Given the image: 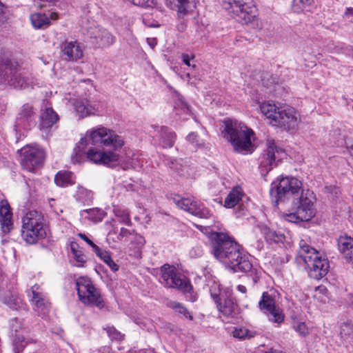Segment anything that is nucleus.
<instances>
[{
    "label": "nucleus",
    "mask_w": 353,
    "mask_h": 353,
    "mask_svg": "<svg viewBox=\"0 0 353 353\" xmlns=\"http://www.w3.org/2000/svg\"><path fill=\"white\" fill-rule=\"evenodd\" d=\"M302 183L294 177H281L271 184L270 194L274 206L283 203L292 212L286 214L285 219L291 223L308 221L315 215L314 204L307 191L305 195L301 189Z\"/></svg>",
    "instance_id": "obj_1"
},
{
    "label": "nucleus",
    "mask_w": 353,
    "mask_h": 353,
    "mask_svg": "<svg viewBox=\"0 0 353 353\" xmlns=\"http://www.w3.org/2000/svg\"><path fill=\"white\" fill-rule=\"evenodd\" d=\"M212 252L214 257L234 272H248L252 265L242 248L234 239L223 232L212 234Z\"/></svg>",
    "instance_id": "obj_2"
},
{
    "label": "nucleus",
    "mask_w": 353,
    "mask_h": 353,
    "mask_svg": "<svg viewBox=\"0 0 353 353\" xmlns=\"http://www.w3.org/2000/svg\"><path fill=\"white\" fill-rule=\"evenodd\" d=\"M87 142H91L93 145L101 143L105 146L111 147L115 150L121 148L124 144L121 137L114 132L104 127L92 128L86 132L85 137L81 138L74 149V153L71 156L73 163H81L86 158L82 150L84 143Z\"/></svg>",
    "instance_id": "obj_3"
},
{
    "label": "nucleus",
    "mask_w": 353,
    "mask_h": 353,
    "mask_svg": "<svg viewBox=\"0 0 353 353\" xmlns=\"http://www.w3.org/2000/svg\"><path fill=\"white\" fill-rule=\"evenodd\" d=\"M0 83H7L14 88H32L33 77L17 62L6 59L0 61Z\"/></svg>",
    "instance_id": "obj_4"
},
{
    "label": "nucleus",
    "mask_w": 353,
    "mask_h": 353,
    "mask_svg": "<svg viewBox=\"0 0 353 353\" xmlns=\"http://www.w3.org/2000/svg\"><path fill=\"white\" fill-rule=\"evenodd\" d=\"M263 114L270 120L271 125L285 130H294L300 121L299 114L293 108H278L270 103H263L260 105Z\"/></svg>",
    "instance_id": "obj_5"
},
{
    "label": "nucleus",
    "mask_w": 353,
    "mask_h": 353,
    "mask_svg": "<svg viewBox=\"0 0 353 353\" xmlns=\"http://www.w3.org/2000/svg\"><path fill=\"white\" fill-rule=\"evenodd\" d=\"M226 139L232 143L235 151L248 152L252 145L250 136L253 131L241 122L232 120L225 121Z\"/></svg>",
    "instance_id": "obj_6"
},
{
    "label": "nucleus",
    "mask_w": 353,
    "mask_h": 353,
    "mask_svg": "<svg viewBox=\"0 0 353 353\" xmlns=\"http://www.w3.org/2000/svg\"><path fill=\"white\" fill-rule=\"evenodd\" d=\"M223 7L245 24H257V10L252 0H223Z\"/></svg>",
    "instance_id": "obj_7"
},
{
    "label": "nucleus",
    "mask_w": 353,
    "mask_h": 353,
    "mask_svg": "<svg viewBox=\"0 0 353 353\" xmlns=\"http://www.w3.org/2000/svg\"><path fill=\"white\" fill-rule=\"evenodd\" d=\"M43 219L37 211H31L22 219L21 236L29 244L45 238L46 233L43 227Z\"/></svg>",
    "instance_id": "obj_8"
},
{
    "label": "nucleus",
    "mask_w": 353,
    "mask_h": 353,
    "mask_svg": "<svg viewBox=\"0 0 353 353\" xmlns=\"http://www.w3.org/2000/svg\"><path fill=\"white\" fill-rule=\"evenodd\" d=\"M76 288L79 300L84 304L93 305L99 309L105 306L99 289L96 288L91 280L81 276L76 281Z\"/></svg>",
    "instance_id": "obj_9"
},
{
    "label": "nucleus",
    "mask_w": 353,
    "mask_h": 353,
    "mask_svg": "<svg viewBox=\"0 0 353 353\" xmlns=\"http://www.w3.org/2000/svg\"><path fill=\"white\" fill-rule=\"evenodd\" d=\"M277 298L278 294L274 290L263 292L259 308L270 321L280 324L284 321L285 315L277 303Z\"/></svg>",
    "instance_id": "obj_10"
},
{
    "label": "nucleus",
    "mask_w": 353,
    "mask_h": 353,
    "mask_svg": "<svg viewBox=\"0 0 353 353\" xmlns=\"http://www.w3.org/2000/svg\"><path fill=\"white\" fill-rule=\"evenodd\" d=\"M285 154L284 150L278 147L274 140H268L266 149L259 158V169L262 175L268 174L277 165Z\"/></svg>",
    "instance_id": "obj_11"
},
{
    "label": "nucleus",
    "mask_w": 353,
    "mask_h": 353,
    "mask_svg": "<svg viewBox=\"0 0 353 353\" xmlns=\"http://www.w3.org/2000/svg\"><path fill=\"white\" fill-rule=\"evenodd\" d=\"M161 276L159 281L166 288H177L184 293L190 292L192 289L190 282L187 279L178 277L175 268L169 264H164L160 268Z\"/></svg>",
    "instance_id": "obj_12"
},
{
    "label": "nucleus",
    "mask_w": 353,
    "mask_h": 353,
    "mask_svg": "<svg viewBox=\"0 0 353 353\" xmlns=\"http://www.w3.org/2000/svg\"><path fill=\"white\" fill-rule=\"evenodd\" d=\"M21 151L20 163L23 169L33 172L42 166L45 158L42 149L27 145Z\"/></svg>",
    "instance_id": "obj_13"
},
{
    "label": "nucleus",
    "mask_w": 353,
    "mask_h": 353,
    "mask_svg": "<svg viewBox=\"0 0 353 353\" xmlns=\"http://www.w3.org/2000/svg\"><path fill=\"white\" fill-rule=\"evenodd\" d=\"M86 35L92 43L100 48H108L115 42V37L100 26H90L87 29Z\"/></svg>",
    "instance_id": "obj_14"
},
{
    "label": "nucleus",
    "mask_w": 353,
    "mask_h": 353,
    "mask_svg": "<svg viewBox=\"0 0 353 353\" xmlns=\"http://www.w3.org/2000/svg\"><path fill=\"white\" fill-rule=\"evenodd\" d=\"M174 200L177 207L200 219H207L212 216L210 211L203 203L194 199L181 198Z\"/></svg>",
    "instance_id": "obj_15"
},
{
    "label": "nucleus",
    "mask_w": 353,
    "mask_h": 353,
    "mask_svg": "<svg viewBox=\"0 0 353 353\" xmlns=\"http://www.w3.org/2000/svg\"><path fill=\"white\" fill-rule=\"evenodd\" d=\"M10 326L12 331L14 332L13 342L14 352L19 353L30 342L29 339L26 337V335L30 332V330L28 327L24 326L23 322L17 318L11 320Z\"/></svg>",
    "instance_id": "obj_16"
},
{
    "label": "nucleus",
    "mask_w": 353,
    "mask_h": 353,
    "mask_svg": "<svg viewBox=\"0 0 353 353\" xmlns=\"http://www.w3.org/2000/svg\"><path fill=\"white\" fill-rule=\"evenodd\" d=\"M36 110L30 103L23 105L17 117L14 127L17 130H28L35 124Z\"/></svg>",
    "instance_id": "obj_17"
},
{
    "label": "nucleus",
    "mask_w": 353,
    "mask_h": 353,
    "mask_svg": "<svg viewBox=\"0 0 353 353\" xmlns=\"http://www.w3.org/2000/svg\"><path fill=\"white\" fill-rule=\"evenodd\" d=\"M218 310L226 318L233 319L239 314V308L232 293L223 294L221 300L216 303Z\"/></svg>",
    "instance_id": "obj_18"
},
{
    "label": "nucleus",
    "mask_w": 353,
    "mask_h": 353,
    "mask_svg": "<svg viewBox=\"0 0 353 353\" xmlns=\"http://www.w3.org/2000/svg\"><path fill=\"white\" fill-rule=\"evenodd\" d=\"M60 46L61 56L68 61H77L83 57L82 48L77 41H65Z\"/></svg>",
    "instance_id": "obj_19"
},
{
    "label": "nucleus",
    "mask_w": 353,
    "mask_h": 353,
    "mask_svg": "<svg viewBox=\"0 0 353 353\" xmlns=\"http://www.w3.org/2000/svg\"><path fill=\"white\" fill-rule=\"evenodd\" d=\"M86 159L96 164H109L119 161V155L113 152H101L96 149H89L86 152Z\"/></svg>",
    "instance_id": "obj_20"
},
{
    "label": "nucleus",
    "mask_w": 353,
    "mask_h": 353,
    "mask_svg": "<svg viewBox=\"0 0 353 353\" xmlns=\"http://www.w3.org/2000/svg\"><path fill=\"white\" fill-rule=\"evenodd\" d=\"M39 288V287L38 285H34L32 287L31 302L34 306V310L38 314V315L44 316L49 312L50 303L42 293L38 292Z\"/></svg>",
    "instance_id": "obj_21"
},
{
    "label": "nucleus",
    "mask_w": 353,
    "mask_h": 353,
    "mask_svg": "<svg viewBox=\"0 0 353 353\" xmlns=\"http://www.w3.org/2000/svg\"><path fill=\"white\" fill-rule=\"evenodd\" d=\"M309 276L314 279L319 280L325 276L330 268L329 261L321 256L316 261L308 260Z\"/></svg>",
    "instance_id": "obj_22"
},
{
    "label": "nucleus",
    "mask_w": 353,
    "mask_h": 353,
    "mask_svg": "<svg viewBox=\"0 0 353 353\" xmlns=\"http://www.w3.org/2000/svg\"><path fill=\"white\" fill-rule=\"evenodd\" d=\"M12 213L7 200L0 201V224L3 233H8L12 228Z\"/></svg>",
    "instance_id": "obj_23"
},
{
    "label": "nucleus",
    "mask_w": 353,
    "mask_h": 353,
    "mask_svg": "<svg viewBox=\"0 0 353 353\" xmlns=\"http://www.w3.org/2000/svg\"><path fill=\"white\" fill-rule=\"evenodd\" d=\"M319 256V253L315 248L311 247L304 240L300 241L297 259L300 258L307 266L309 259L316 261Z\"/></svg>",
    "instance_id": "obj_24"
},
{
    "label": "nucleus",
    "mask_w": 353,
    "mask_h": 353,
    "mask_svg": "<svg viewBox=\"0 0 353 353\" xmlns=\"http://www.w3.org/2000/svg\"><path fill=\"white\" fill-rule=\"evenodd\" d=\"M58 18V14L54 12L43 14L34 13L30 16L32 24L35 28H46L50 25V20L56 21Z\"/></svg>",
    "instance_id": "obj_25"
},
{
    "label": "nucleus",
    "mask_w": 353,
    "mask_h": 353,
    "mask_svg": "<svg viewBox=\"0 0 353 353\" xmlns=\"http://www.w3.org/2000/svg\"><path fill=\"white\" fill-rule=\"evenodd\" d=\"M59 119L58 114L51 107L46 108L41 114L40 128H50L57 123Z\"/></svg>",
    "instance_id": "obj_26"
},
{
    "label": "nucleus",
    "mask_w": 353,
    "mask_h": 353,
    "mask_svg": "<svg viewBox=\"0 0 353 353\" xmlns=\"http://www.w3.org/2000/svg\"><path fill=\"white\" fill-rule=\"evenodd\" d=\"M157 131L159 134L160 143L163 148H172L174 145L176 139L174 132H171L167 127H157Z\"/></svg>",
    "instance_id": "obj_27"
},
{
    "label": "nucleus",
    "mask_w": 353,
    "mask_h": 353,
    "mask_svg": "<svg viewBox=\"0 0 353 353\" xmlns=\"http://www.w3.org/2000/svg\"><path fill=\"white\" fill-rule=\"evenodd\" d=\"M244 195L241 188L236 186L232 189L225 199L224 206L228 208H234Z\"/></svg>",
    "instance_id": "obj_28"
},
{
    "label": "nucleus",
    "mask_w": 353,
    "mask_h": 353,
    "mask_svg": "<svg viewBox=\"0 0 353 353\" xmlns=\"http://www.w3.org/2000/svg\"><path fill=\"white\" fill-rule=\"evenodd\" d=\"M74 108L79 117L83 118L94 114L95 108L88 103V100H77L74 103Z\"/></svg>",
    "instance_id": "obj_29"
},
{
    "label": "nucleus",
    "mask_w": 353,
    "mask_h": 353,
    "mask_svg": "<svg viewBox=\"0 0 353 353\" xmlns=\"http://www.w3.org/2000/svg\"><path fill=\"white\" fill-rule=\"evenodd\" d=\"M263 234L267 242L269 243H279L283 242L285 237V235L281 232L268 228L264 227L262 230Z\"/></svg>",
    "instance_id": "obj_30"
},
{
    "label": "nucleus",
    "mask_w": 353,
    "mask_h": 353,
    "mask_svg": "<svg viewBox=\"0 0 353 353\" xmlns=\"http://www.w3.org/2000/svg\"><path fill=\"white\" fill-rule=\"evenodd\" d=\"M55 183L61 187L67 186L74 183L73 174L71 172H59L54 177Z\"/></svg>",
    "instance_id": "obj_31"
},
{
    "label": "nucleus",
    "mask_w": 353,
    "mask_h": 353,
    "mask_svg": "<svg viewBox=\"0 0 353 353\" xmlns=\"http://www.w3.org/2000/svg\"><path fill=\"white\" fill-rule=\"evenodd\" d=\"M75 196L78 201L89 204L93 199V193L83 186H78Z\"/></svg>",
    "instance_id": "obj_32"
},
{
    "label": "nucleus",
    "mask_w": 353,
    "mask_h": 353,
    "mask_svg": "<svg viewBox=\"0 0 353 353\" xmlns=\"http://www.w3.org/2000/svg\"><path fill=\"white\" fill-rule=\"evenodd\" d=\"M339 135V137L334 139L333 140V143L337 145H344L347 149L353 150V140L350 138L347 137L345 134L341 136L340 130H337L334 131L333 134H331L332 137H335Z\"/></svg>",
    "instance_id": "obj_33"
},
{
    "label": "nucleus",
    "mask_w": 353,
    "mask_h": 353,
    "mask_svg": "<svg viewBox=\"0 0 353 353\" xmlns=\"http://www.w3.org/2000/svg\"><path fill=\"white\" fill-rule=\"evenodd\" d=\"M314 0H293L292 9L295 12H310Z\"/></svg>",
    "instance_id": "obj_34"
},
{
    "label": "nucleus",
    "mask_w": 353,
    "mask_h": 353,
    "mask_svg": "<svg viewBox=\"0 0 353 353\" xmlns=\"http://www.w3.org/2000/svg\"><path fill=\"white\" fill-rule=\"evenodd\" d=\"M338 248L343 256L353 249V239L350 236H340L338 239Z\"/></svg>",
    "instance_id": "obj_35"
},
{
    "label": "nucleus",
    "mask_w": 353,
    "mask_h": 353,
    "mask_svg": "<svg viewBox=\"0 0 353 353\" xmlns=\"http://www.w3.org/2000/svg\"><path fill=\"white\" fill-rule=\"evenodd\" d=\"M96 254L103 260L112 271L116 272L119 270V265L112 260L109 252L100 248L99 251H98Z\"/></svg>",
    "instance_id": "obj_36"
},
{
    "label": "nucleus",
    "mask_w": 353,
    "mask_h": 353,
    "mask_svg": "<svg viewBox=\"0 0 353 353\" xmlns=\"http://www.w3.org/2000/svg\"><path fill=\"white\" fill-rule=\"evenodd\" d=\"M114 215L120 219V222L127 225H131L132 221L130 217L129 211L123 208L117 206L113 210Z\"/></svg>",
    "instance_id": "obj_37"
},
{
    "label": "nucleus",
    "mask_w": 353,
    "mask_h": 353,
    "mask_svg": "<svg viewBox=\"0 0 353 353\" xmlns=\"http://www.w3.org/2000/svg\"><path fill=\"white\" fill-rule=\"evenodd\" d=\"M340 336L344 340H348L353 336V323L351 321L343 322L340 327Z\"/></svg>",
    "instance_id": "obj_38"
},
{
    "label": "nucleus",
    "mask_w": 353,
    "mask_h": 353,
    "mask_svg": "<svg viewBox=\"0 0 353 353\" xmlns=\"http://www.w3.org/2000/svg\"><path fill=\"white\" fill-rule=\"evenodd\" d=\"M230 292L229 291L221 290L219 285L216 283H214L210 288V296L215 303L221 300L223 294H228Z\"/></svg>",
    "instance_id": "obj_39"
},
{
    "label": "nucleus",
    "mask_w": 353,
    "mask_h": 353,
    "mask_svg": "<svg viewBox=\"0 0 353 353\" xmlns=\"http://www.w3.org/2000/svg\"><path fill=\"white\" fill-rule=\"evenodd\" d=\"M191 3L192 0H177L176 7L179 14L183 16L186 14L190 8Z\"/></svg>",
    "instance_id": "obj_40"
},
{
    "label": "nucleus",
    "mask_w": 353,
    "mask_h": 353,
    "mask_svg": "<svg viewBox=\"0 0 353 353\" xmlns=\"http://www.w3.org/2000/svg\"><path fill=\"white\" fill-rule=\"evenodd\" d=\"M233 336L235 338L240 339H247L253 337V335L250 334V332L245 328H236L233 331Z\"/></svg>",
    "instance_id": "obj_41"
},
{
    "label": "nucleus",
    "mask_w": 353,
    "mask_h": 353,
    "mask_svg": "<svg viewBox=\"0 0 353 353\" xmlns=\"http://www.w3.org/2000/svg\"><path fill=\"white\" fill-rule=\"evenodd\" d=\"M104 330H106L108 335L112 340L121 341L123 339V335L113 326H108Z\"/></svg>",
    "instance_id": "obj_42"
},
{
    "label": "nucleus",
    "mask_w": 353,
    "mask_h": 353,
    "mask_svg": "<svg viewBox=\"0 0 353 353\" xmlns=\"http://www.w3.org/2000/svg\"><path fill=\"white\" fill-rule=\"evenodd\" d=\"M293 328L302 336H305L309 334V330L304 322H294L293 324Z\"/></svg>",
    "instance_id": "obj_43"
},
{
    "label": "nucleus",
    "mask_w": 353,
    "mask_h": 353,
    "mask_svg": "<svg viewBox=\"0 0 353 353\" xmlns=\"http://www.w3.org/2000/svg\"><path fill=\"white\" fill-rule=\"evenodd\" d=\"M171 306L179 314H181L184 316H185L186 318H189L190 319H192V316L190 314V313L188 311V310L186 309V307H185L181 303H177V302H172V303H171Z\"/></svg>",
    "instance_id": "obj_44"
},
{
    "label": "nucleus",
    "mask_w": 353,
    "mask_h": 353,
    "mask_svg": "<svg viewBox=\"0 0 353 353\" xmlns=\"http://www.w3.org/2000/svg\"><path fill=\"white\" fill-rule=\"evenodd\" d=\"M107 243L112 248H116V243L119 242V240H117V234L115 230H112L108 232V234L107 236L106 239Z\"/></svg>",
    "instance_id": "obj_45"
},
{
    "label": "nucleus",
    "mask_w": 353,
    "mask_h": 353,
    "mask_svg": "<svg viewBox=\"0 0 353 353\" xmlns=\"http://www.w3.org/2000/svg\"><path fill=\"white\" fill-rule=\"evenodd\" d=\"M78 236L92 248L95 254L99 251L100 248L94 243L93 241H91L85 234L79 233L78 234Z\"/></svg>",
    "instance_id": "obj_46"
},
{
    "label": "nucleus",
    "mask_w": 353,
    "mask_h": 353,
    "mask_svg": "<svg viewBox=\"0 0 353 353\" xmlns=\"http://www.w3.org/2000/svg\"><path fill=\"white\" fill-rule=\"evenodd\" d=\"M134 230L130 231L127 228H121L120 230V232L119 233V234H117V240H119V242H121L123 241V239L128 237L129 236L132 234Z\"/></svg>",
    "instance_id": "obj_47"
},
{
    "label": "nucleus",
    "mask_w": 353,
    "mask_h": 353,
    "mask_svg": "<svg viewBox=\"0 0 353 353\" xmlns=\"http://www.w3.org/2000/svg\"><path fill=\"white\" fill-rule=\"evenodd\" d=\"M74 257L76 261L79 263V265H83V264L86 261L85 256L79 252H74Z\"/></svg>",
    "instance_id": "obj_48"
},
{
    "label": "nucleus",
    "mask_w": 353,
    "mask_h": 353,
    "mask_svg": "<svg viewBox=\"0 0 353 353\" xmlns=\"http://www.w3.org/2000/svg\"><path fill=\"white\" fill-rule=\"evenodd\" d=\"M35 3V6H37L38 8H43V7H46V5L43 3V2H48L49 3H53L55 0H34Z\"/></svg>",
    "instance_id": "obj_49"
},
{
    "label": "nucleus",
    "mask_w": 353,
    "mask_h": 353,
    "mask_svg": "<svg viewBox=\"0 0 353 353\" xmlns=\"http://www.w3.org/2000/svg\"><path fill=\"white\" fill-rule=\"evenodd\" d=\"M134 5L141 7L148 6V0H129Z\"/></svg>",
    "instance_id": "obj_50"
},
{
    "label": "nucleus",
    "mask_w": 353,
    "mask_h": 353,
    "mask_svg": "<svg viewBox=\"0 0 353 353\" xmlns=\"http://www.w3.org/2000/svg\"><path fill=\"white\" fill-rule=\"evenodd\" d=\"M194 58V56L191 57L188 54H182V61L188 66H191L190 60Z\"/></svg>",
    "instance_id": "obj_51"
},
{
    "label": "nucleus",
    "mask_w": 353,
    "mask_h": 353,
    "mask_svg": "<svg viewBox=\"0 0 353 353\" xmlns=\"http://www.w3.org/2000/svg\"><path fill=\"white\" fill-rule=\"evenodd\" d=\"M343 256L347 262L353 265V249L351 250L350 252L346 253Z\"/></svg>",
    "instance_id": "obj_52"
},
{
    "label": "nucleus",
    "mask_w": 353,
    "mask_h": 353,
    "mask_svg": "<svg viewBox=\"0 0 353 353\" xmlns=\"http://www.w3.org/2000/svg\"><path fill=\"white\" fill-rule=\"evenodd\" d=\"M196 134L194 132H192L187 136V139L190 141L194 142L196 139Z\"/></svg>",
    "instance_id": "obj_53"
},
{
    "label": "nucleus",
    "mask_w": 353,
    "mask_h": 353,
    "mask_svg": "<svg viewBox=\"0 0 353 353\" xmlns=\"http://www.w3.org/2000/svg\"><path fill=\"white\" fill-rule=\"evenodd\" d=\"M237 290H238V291H239L240 292H241L243 294H245L247 292V288H245V286H244L243 285H239L237 286Z\"/></svg>",
    "instance_id": "obj_54"
},
{
    "label": "nucleus",
    "mask_w": 353,
    "mask_h": 353,
    "mask_svg": "<svg viewBox=\"0 0 353 353\" xmlns=\"http://www.w3.org/2000/svg\"><path fill=\"white\" fill-rule=\"evenodd\" d=\"M135 239L136 241H137L141 245H143L144 243V239L143 236H140V235H137L136 237H135Z\"/></svg>",
    "instance_id": "obj_55"
},
{
    "label": "nucleus",
    "mask_w": 353,
    "mask_h": 353,
    "mask_svg": "<svg viewBox=\"0 0 353 353\" xmlns=\"http://www.w3.org/2000/svg\"><path fill=\"white\" fill-rule=\"evenodd\" d=\"M78 246L77 243H72L71 245H70V248H71V250L73 253V254H74V252H77L78 251L76 250V248Z\"/></svg>",
    "instance_id": "obj_56"
},
{
    "label": "nucleus",
    "mask_w": 353,
    "mask_h": 353,
    "mask_svg": "<svg viewBox=\"0 0 353 353\" xmlns=\"http://www.w3.org/2000/svg\"><path fill=\"white\" fill-rule=\"evenodd\" d=\"M345 14H352V15H353V8H347Z\"/></svg>",
    "instance_id": "obj_57"
},
{
    "label": "nucleus",
    "mask_w": 353,
    "mask_h": 353,
    "mask_svg": "<svg viewBox=\"0 0 353 353\" xmlns=\"http://www.w3.org/2000/svg\"><path fill=\"white\" fill-rule=\"evenodd\" d=\"M183 105H184V108L186 109L187 112H189L190 111L189 105L187 103H184Z\"/></svg>",
    "instance_id": "obj_58"
},
{
    "label": "nucleus",
    "mask_w": 353,
    "mask_h": 353,
    "mask_svg": "<svg viewBox=\"0 0 353 353\" xmlns=\"http://www.w3.org/2000/svg\"><path fill=\"white\" fill-rule=\"evenodd\" d=\"M352 108H353V105H352Z\"/></svg>",
    "instance_id": "obj_59"
}]
</instances>
